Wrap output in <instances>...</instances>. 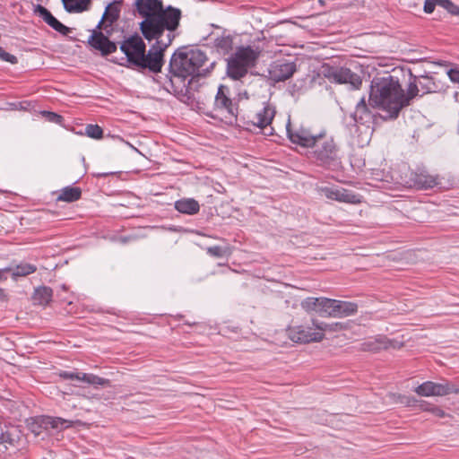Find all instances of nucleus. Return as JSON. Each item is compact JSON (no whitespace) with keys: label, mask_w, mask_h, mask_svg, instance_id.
<instances>
[{"label":"nucleus","mask_w":459,"mask_h":459,"mask_svg":"<svg viewBox=\"0 0 459 459\" xmlns=\"http://www.w3.org/2000/svg\"><path fill=\"white\" fill-rule=\"evenodd\" d=\"M420 407L421 408V410L425 411H429L437 418H444L446 416L445 411H443L440 407L431 406L428 404L426 402H421Z\"/></svg>","instance_id":"nucleus-35"},{"label":"nucleus","mask_w":459,"mask_h":459,"mask_svg":"<svg viewBox=\"0 0 459 459\" xmlns=\"http://www.w3.org/2000/svg\"><path fill=\"white\" fill-rule=\"evenodd\" d=\"M323 74L329 81L338 83H350L354 88L361 84V80L358 74L346 67L324 66Z\"/></svg>","instance_id":"nucleus-11"},{"label":"nucleus","mask_w":459,"mask_h":459,"mask_svg":"<svg viewBox=\"0 0 459 459\" xmlns=\"http://www.w3.org/2000/svg\"><path fill=\"white\" fill-rule=\"evenodd\" d=\"M315 323H318V320L311 319L309 323L290 325L287 328V334L292 342L298 343L321 342L323 340V333L319 332Z\"/></svg>","instance_id":"nucleus-7"},{"label":"nucleus","mask_w":459,"mask_h":459,"mask_svg":"<svg viewBox=\"0 0 459 459\" xmlns=\"http://www.w3.org/2000/svg\"><path fill=\"white\" fill-rule=\"evenodd\" d=\"M230 95V89L225 85H220L214 98L213 111L231 124L237 119L238 107L232 102Z\"/></svg>","instance_id":"nucleus-8"},{"label":"nucleus","mask_w":459,"mask_h":459,"mask_svg":"<svg viewBox=\"0 0 459 459\" xmlns=\"http://www.w3.org/2000/svg\"><path fill=\"white\" fill-rule=\"evenodd\" d=\"M11 271V267H5L4 269H0V280L3 278V273Z\"/></svg>","instance_id":"nucleus-47"},{"label":"nucleus","mask_w":459,"mask_h":459,"mask_svg":"<svg viewBox=\"0 0 459 459\" xmlns=\"http://www.w3.org/2000/svg\"><path fill=\"white\" fill-rule=\"evenodd\" d=\"M269 129H270V132L269 133L264 132L265 134H273L272 133L273 128H269Z\"/></svg>","instance_id":"nucleus-50"},{"label":"nucleus","mask_w":459,"mask_h":459,"mask_svg":"<svg viewBox=\"0 0 459 459\" xmlns=\"http://www.w3.org/2000/svg\"><path fill=\"white\" fill-rule=\"evenodd\" d=\"M214 62H209L205 53L198 48L179 50L175 52L169 62L170 81L181 82L186 91L194 88V81L204 77L214 66Z\"/></svg>","instance_id":"nucleus-2"},{"label":"nucleus","mask_w":459,"mask_h":459,"mask_svg":"<svg viewBox=\"0 0 459 459\" xmlns=\"http://www.w3.org/2000/svg\"><path fill=\"white\" fill-rule=\"evenodd\" d=\"M414 392L420 396H444L449 394H458L459 389L449 383H434L427 381L414 389Z\"/></svg>","instance_id":"nucleus-14"},{"label":"nucleus","mask_w":459,"mask_h":459,"mask_svg":"<svg viewBox=\"0 0 459 459\" xmlns=\"http://www.w3.org/2000/svg\"><path fill=\"white\" fill-rule=\"evenodd\" d=\"M258 53L251 47L238 48L236 52L228 58L227 74L233 80L244 77L249 68L255 65Z\"/></svg>","instance_id":"nucleus-5"},{"label":"nucleus","mask_w":459,"mask_h":459,"mask_svg":"<svg viewBox=\"0 0 459 459\" xmlns=\"http://www.w3.org/2000/svg\"><path fill=\"white\" fill-rule=\"evenodd\" d=\"M175 208L181 213L195 214L199 212L200 205L193 198L180 199L175 203Z\"/></svg>","instance_id":"nucleus-21"},{"label":"nucleus","mask_w":459,"mask_h":459,"mask_svg":"<svg viewBox=\"0 0 459 459\" xmlns=\"http://www.w3.org/2000/svg\"><path fill=\"white\" fill-rule=\"evenodd\" d=\"M315 325L319 329V332H322L323 339L326 332H338L344 329L342 323L326 324L318 320V323H315Z\"/></svg>","instance_id":"nucleus-31"},{"label":"nucleus","mask_w":459,"mask_h":459,"mask_svg":"<svg viewBox=\"0 0 459 459\" xmlns=\"http://www.w3.org/2000/svg\"><path fill=\"white\" fill-rule=\"evenodd\" d=\"M82 195V190L77 186H65L60 190L57 201L72 203L79 200Z\"/></svg>","instance_id":"nucleus-23"},{"label":"nucleus","mask_w":459,"mask_h":459,"mask_svg":"<svg viewBox=\"0 0 459 459\" xmlns=\"http://www.w3.org/2000/svg\"><path fill=\"white\" fill-rule=\"evenodd\" d=\"M377 349V347H376L375 344H373L371 342H367V343L363 344V350H366V351H376Z\"/></svg>","instance_id":"nucleus-46"},{"label":"nucleus","mask_w":459,"mask_h":459,"mask_svg":"<svg viewBox=\"0 0 459 459\" xmlns=\"http://www.w3.org/2000/svg\"><path fill=\"white\" fill-rule=\"evenodd\" d=\"M352 117L356 123L360 124H364L371 118V113L368 109V107L366 103L364 97L361 98V100L357 103Z\"/></svg>","instance_id":"nucleus-22"},{"label":"nucleus","mask_w":459,"mask_h":459,"mask_svg":"<svg viewBox=\"0 0 459 459\" xmlns=\"http://www.w3.org/2000/svg\"><path fill=\"white\" fill-rule=\"evenodd\" d=\"M231 44V40L230 39H221L217 40V46L221 48H228Z\"/></svg>","instance_id":"nucleus-45"},{"label":"nucleus","mask_w":459,"mask_h":459,"mask_svg":"<svg viewBox=\"0 0 459 459\" xmlns=\"http://www.w3.org/2000/svg\"><path fill=\"white\" fill-rule=\"evenodd\" d=\"M407 184L418 190L430 189L439 184V177L426 169H417L411 172Z\"/></svg>","instance_id":"nucleus-13"},{"label":"nucleus","mask_w":459,"mask_h":459,"mask_svg":"<svg viewBox=\"0 0 459 459\" xmlns=\"http://www.w3.org/2000/svg\"><path fill=\"white\" fill-rule=\"evenodd\" d=\"M334 299L321 297V301L317 310V314L321 316L333 317Z\"/></svg>","instance_id":"nucleus-28"},{"label":"nucleus","mask_w":459,"mask_h":459,"mask_svg":"<svg viewBox=\"0 0 459 459\" xmlns=\"http://www.w3.org/2000/svg\"><path fill=\"white\" fill-rule=\"evenodd\" d=\"M402 85L397 77L388 75L372 80L368 103L385 112V118L395 119L403 108Z\"/></svg>","instance_id":"nucleus-3"},{"label":"nucleus","mask_w":459,"mask_h":459,"mask_svg":"<svg viewBox=\"0 0 459 459\" xmlns=\"http://www.w3.org/2000/svg\"><path fill=\"white\" fill-rule=\"evenodd\" d=\"M175 37V32H167L159 36V38H153L152 40H155V43L147 54L144 53L143 61L140 62L137 66L148 68L155 74L160 72L163 65V52L172 43Z\"/></svg>","instance_id":"nucleus-6"},{"label":"nucleus","mask_w":459,"mask_h":459,"mask_svg":"<svg viewBox=\"0 0 459 459\" xmlns=\"http://www.w3.org/2000/svg\"><path fill=\"white\" fill-rule=\"evenodd\" d=\"M120 50L126 56L128 62L137 66L140 62L143 61L146 46L143 39L135 34L121 43Z\"/></svg>","instance_id":"nucleus-10"},{"label":"nucleus","mask_w":459,"mask_h":459,"mask_svg":"<svg viewBox=\"0 0 459 459\" xmlns=\"http://www.w3.org/2000/svg\"><path fill=\"white\" fill-rule=\"evenodd\" d=\"M47 115H48L49 121H51V122L58 124V123H61V121L63 120V117L60 115H57L56 113L48 112Z\"/></svg>","instance_id":"nucleus-44"},{"label":"nucleus","mask_w":459,"mask_h":459,"mask_svg":"<svg viewBox=\"0 0 459 459\" xmlns=\"http://www.w3.org/2000/svg\"><path fill=\"white\" fill-rule=\"evenodd\" d=\"M296 72V65L292 62L275 61L268 68L269 79L274 82H283L290 78Z\"/></svg>","instance_id":"nucleus-15"},{"label":"nucleus","mask_w":459,"mask_h":459,"mask_svg":"<svg viewBox=\"0 0 459 459\" xmlns=\"http://www.w3.org/2000/svg\"><path fill=\"white\" fill-rule=\"evenodd\" d=\"M314 154L322 164L329 165L338 159V147L333 137L326 136L325 133H318V139L316 144Z\"/></svg>","instance_id":"nucleus-9"},{"label":"nucleus","mask_w":459,"mask_h":459,"mask_svg":"<svg viewBox=\"0 0 459 459\" xmlns=\"http://www.w3.org/2000/svg\"><path fill=\"white\" fill-rule=\"evenodd\" d=\"M35 13H37L48 25L60 34L67 36L71 32V29L60 22L46 7L38 4L35 7Z\"/></svg>","instance_id":"nucleus-16"},{"label":"nucleus","mask_w":459,"mask_h":459,"mask_svg":"<svg viewBox=\"0 0 459 459\" xmlns=\"http://www.w3.org/2000/svg\"><path fill=\"white\" fill-rule=\"evenodd\" d=\"M320 301H321V297L320 298L308 297L301 301V307L308 313L315 312L317 314Z\"/></svg>","instance_id":"nucleus-32"},{"label":"nucleus","mask_w":459,"mask_h":459,"mask_svg":"<svg viewBox=\"0 0 459 459\" xmlns=\"http://www.w3.org/2000/svg\"><path fill=\"white\" fill-rule=\"evenodd\" d=\"M4 296V291L2 289H0V299H3Z\"/></svg>","instance_id":"nucleus-49"},{"label":"nucleus","mask_w":459,"mask_h":459,"mask_svg":"<svg viewBox=\"0 0 459 459\" xmlns=\"http://www.w3.org/2000/svg\"><path fill=\"white\" fill-rule=\"evenodd\" d=\"M36 270H37L36 265L28 264V263H22V264L16 265L13 268L11 267L10 272L12 273L13 277L16 278V277H23V276L31 274V273H35Z\"/></svg>","instance_id":"nucleus-29"},{"label":"nucleus","mask_w":459,"mask_h":459,"mask_svg":"<svg viewBox=\"0 0 459 459\" xmlns=\"http://www.w3.org/2000/svg\"><path fill=\"white\" fill-rule=\"evenodd\" d=\"M4 442H7V438L5 437V436L4 434H2L0 437V443H4Z\"/></svg>","instance_id":"nucleus-48"},{"label":"nucleus","mask_w":459,"mask_h":459,"mask_svg":"<svg viewBox=\"0 0 459 459\" xmlns=\"http://www.w3.org/2000/svg\"><path fill=\"white\" fill-rule=\"evenodd\" d=\"M439 6L446 9L453 15H459V6L452 3L450 0H439Z\"/></svg>","instance_id":"nucleus-36"},{"label":"nucleus","mask_w":459,"mask_h":459,"mask_svg":"<svg viewBox=\"0 0 459 459\" xmlns=\"http://www.w3.org/2000/svg\"><path fill=\"white\" fill-rule=\"evenodd\" d=\"M206 251L207 254L214 257H222L227 253V250L220 246L209 247Z\"/></svg>","instance_id":"nucleus-37"},{"label":"nucleus","mask_w":459,"mask_h":459,"mask_svg":"<svg viewBox=\"0 0 459 459\" xmlns=\"http://www.w3.org/2000/svg\"><path fill=\"white\" fill-rule=\"evenodd\" d=\"M118 17L119 9L114 4H109L106 7L105 13H103L101 20L99 22L97 25V29L100 30L105 21L108 22L109 24H112L118 19Z\"/></svg>","instance_id":"nucleus-26"},{"label":"nucleus","mask_w":459,"mask_h":459,"mask_svg":"<svg viewBox=\"0 0 459 459\" xmlns=\"http://www.w3.org/2000/svg\"><path fill=\"white\" fill-rule=\"evenodd\" d=\"M419 86L414 79L412 82H410L406 92L402 88V100L403 108L408 107L411 104V101L419 94Z\"/></svg>","instance_id":"nucleus-27"},{"label":"nucleus","mask_w":459,"mask_h":459,"mask_svg":"<svg viewBox=\"0 0 459 459\" xmlns=\"http://www.w3.org/2000/svg\"><path fill=\"white\" fill-rule=\"evenodd\" d=\"M358 305L354 302L334 299L333 317H346L356 314Z\"/></svg>","instance_id":"nucleus-20"},{"label":"nucleus","mask_w":459,"mask_h":459,"mask_svg":"<svg viewBox=\"0 0 459 459\" xmlns=\"http://www.w3.org/2000/svg\"><path fill=\"white\" fill-rule=\"evenodd\" d=\"M62 2L68 13H82L91 5V0H62Z\"/></svg>","instance_id":"nucleus-24"},{"label":"nucleus","mask_w":459,"mask_h":459,"mask_svg":"<svg viewBox=\"0 0 459 459\" xmlns=\"http://www.w3.org/2000/svg\"><path fill=\"white\" fill-rule=\"evenodd\" d=\"M60 377L65 379H75L79 381H82L84 383H87L91 385H106L109 383L108 379L100 377L93 374H87V373H72L64 371L60 373Z\"/></svg>","instance_id":"nucleus-19"},{"label":"nucleus","mask_w":459,"mask_h":459,"mask_svg":"<svg viewBox=\"0 0 459 459\" xmlns=\"http://www.w3.org/2000/svg\"><path fill=\"white\" fill-rule=\"evenodd\" d=\"M436 5H439V0H426L424 3V12L427 13H433Z\"/></svg>","instance_id":"nucleus-40"},{"label":"nucleus","mask_w":459,"mask_h":459,"mask_svg":"<svg viewBox=\"0 0 459 459\" xmlns=\"http://www.w3.org/2000/svg\"><path fill=\"white\" fill-rule=\"evenodd\" d=\"M85 134L92 139H101L103 137V130L98 125H87L85 127Z\"/></svg>","instance_id":"nucleus-34"},{"label":"nucleus","mask_w":459,"mask_h":459,"mask_svg":"<svg viewBox=\"0 0 459 459\" xmlns=\"http://www.w3.org/2000/svg\"><path fill=\"white\" fill-rule=\"evenodd\" d=\"M52 296V289L49 287L42 286L35 290L33 294V300L36 304L46 306L51 301Z\"/></svg>","instance_id":"nucleus-25"},{"label":"nucleus","mask_w":459,"mask_h":459,"mask_svg":"<svg viewBox=\"0 0 459 459\" xmlns=\"http://www.w3.org/2000/svg\"><path fill=\"white\" fill-rule=\"evenodd\" d=\"M274 116V107L269 103H264V107L254 115L252 123L254 126L266 130L268 129L267 126L271 125Z\"/></svg>","instance_id":"nucleus-18"},{"label":"nucleus","mask_w":459,"mask_h":459,"mask_svg":"<svg viewBox=\"0 0 459 459\" xmlns=\"http://www.w3.org/2000/svg\"><path fill=\"white\" fill-rule=\"evenodd\" d=\"M89 43L94 48L100 50L103 56L109 55L117 50V45L100 31L93 30Z\"/></svg>","instance_id":"nucleus-17"},{"label":"nucleus","mask_w":459,"mask_h":459,"mask_svg":"<svg viewBox=\"0 0 459 459\" xmlns=\"http://www.w3.org/2000/svg\"><path fill=\"white\" fill-rule=\"evenodd\" d=\"M447 75L453 82L459 83V68H453L448 70Z\"/></svg>","instance_id":"nucleus-42"},{"label":"nucleus","mask_w":459,"mask_h":459,"mask_svg":"<svg viewBox=\"0 0 459 459\" xmlns=\"http://www.w3.org/2000/svg\"><path fill=\"white\" fill-rule=\"evenodd\" d=\"M134 4L139 15L143 18L140 30L148 41L164 33L175 32L178 28L181 19L178 8L170 5L165 8L161 0H135Z\"/></svg>","instance_id":"nucleus-1"},{"label":"nucleus","mask_w":459,"mask_h":459,"mask_svg":"<svg viewBox=\"0 0 459 459\" xmlns=\"http://www.w3.org/2000/svg\"><path fill=\"white\" fill-rule=\"evenodd\" d=\"M286 129L290 142L302 147H312L318 139V134H314L309 128L304 126L292 127L289 122Z\"/></svg>","instance_id":"nucleus-12"},{"label":"nucleus","mask_w":459,"mask_h":459,"mask_svg":"<svg viewBox=\"0 0 459 459\" xmlns=\"http://www.w3.org/2000/svg\"><path fill=\"white\" fill-rule=\"evenodd\" d=\"M0 59L11 64H16L18 59L15 56L5 52L3 48L0 47Z\"/></svg>","instance_id":"nucleus-38"},{"label":"nucleus","mask_w":459,"mask_h":459,"mask_svg":"<svg viewBox=\"0 0 459 459\" xmlns=\"http://www.w3.org/2000/svg\"><path fill=\"white\" fill-rule=\"evenodd\" d=\"M41 424L48 429H64L68 427L67 420L62 418L46 417L42 420Z\"/></svg>","instance_id":"nucleus-30"},{"label":"nucleus","mask_w":459,"mask_h":459,"mask_svg":"<svg viewBox=\"0 0 459 459\" xmlns=\"http://www.w3.org/2000/svg\"><path fill=\"white\" fill-rule=\"evenodd\" d=\"M258 53L251 47L238 48L236 52L228 58L227 74L233 80L244 77L249 68L255 65Z\"/></svg>","instance_id":"nucleus-4"},{"label":"nucleus","mask_w":459,"mask_h":459,"mask_svg":"<svg viewBox=\"0 0 459 459\" xmlns=\"http://www.w3.org/2000/svg\"><path fill=\"white\" fill-rule=\"evenodd\" d=\"M400 403H405L409 406L414 405L418 401L413 397H408L403 395H398Z\"/></svg>","instance_id":"nucleus-43"},{"label":"nucleus","mask_w":459,"mask_h":459,"mask_svg":"<svg viewBox=\"0 0 459 459\" xmlns=\"http://www.w3.org/2000/svg\"><path fill=\"white\" fill-rule=\"evenodd\" d=\"M339 196L338 201L339 202H344V203H350V204H357L359 203V196L357 195H354L351 191L345 190V189H339Z\"/></svg>","instance_id":"nucleus-33"},{"label":"nucleus","mask_w":459,"mask_h":459,"mask_svg":"<svg viewBox=\"0 0 459 459\" xmlns=\"http://www.w3.org/2000/svg\"><path fill=\"white\" fill-rule=\"evenodd\" d=\"M423 79L426 82H420V86L425 91L424 93L430 92L434 88L435 83L432 82L431 78H429L428 76L423 77Z\"/></svg>","instance_id":"nucleus-39"},{"label":"nucleus","mask_w":459,"mask_h":459,"mask_svg":"<svg viewBox=\"0 0 459 459\" xmlns=\"http://www.w3.org/2000/svg\"><path fill=\"white\" fill-rule=\"evenodd\" d=\"M324 192L325 194V196L332 200L338 201L339 196V189H333V188H325Z\"/></svg>","instance_id":"nucleus-41"}]
</instances>
